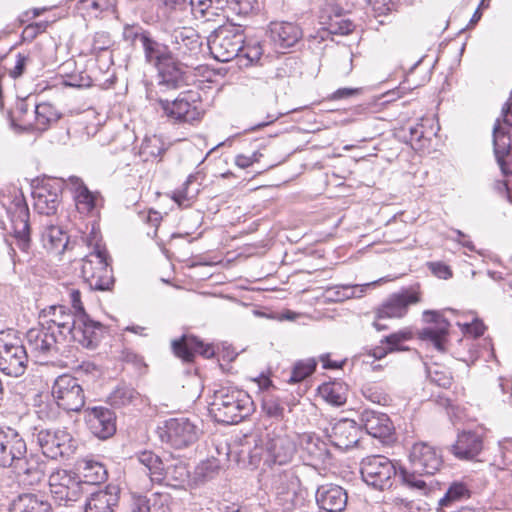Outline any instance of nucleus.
Returning <instances> with one entry per match:
<instances>
[{"instance_id": "obj_31", "label": "nucleus", "mask_w": 512, "mask_h": 512, "mask_svg": "<svg viewBox=\"0 0 512 512\" xmlns=\"http://www.w3.org/2000/svg\"><path fill=\"white\" fill-rule=\"evenodd\" d=\"M68 185L74 191L76 207L80 213L90 214L100 205L102 201L100 194L90 191L80 178L69 177Z\"/></svg>"}, {"instance_id": "obj_36", "label": "nucleus", "mask_w": 512, "mask_h": 512, "mask_svg": "<svg viewBox=\"0 0 512 512\" xmlns=\"http://www.w3.org/2000/svg\"><path fill=\"white\" fill-rule=\"evenodd\" d=\"M11 512H51V505L43 496L27 493L18 496Z\"/></svg>"}, {"instance_id": "obj_64", "label": "nucleus", "mask_w": 512, "mask_h": 512, "mask_svg": "<svg viewBox=\"0 0 512 512\" xmlns=\"http://www.w3.org/2000/svg\"><path fill=\"white\" fill-rule=\"evenodd\" d=\"M263 154L258 150L254 151L251 155L247 156L244 154H239L235 157V165L241 169H245L253 165L254 163L259 162L260 158Z\"/></svg>"}, {"instance_id": "obj_6", "label": "nucleus", "mask_w": 512, "mask_h": 512, "mask_svg": "<svg viewBox=\"0 0 512 512\" xmlns=\"http://www.w3.org/2000/svg\"><path fill=\"white\" fill-rule=\"evenodd\" d=\"M362 479L378 490L389 489L398 474L396 465L384 455H370L360 463Z\"/></svg>"}, {"instance_id": "obj_25", "label": "nucleus", "mask_w": 512, "mask_h": 512, "mask_svg": "<svg viewBox=\"0 0 512 512\" xmlns=\"http://www.w3.org/2000/svg\"><path fill=\"white\" fill-rule=\"evenodd\" d=\"M120 498V489L116 485H107L91 493L85 501V512H115Z\"/></svg>"}, {"instance_id": "obj_51", "label": "nucleus", "mask_w": 512, "mask_h": 512, "mask_svg": "<svg viewBox=\"0 0 512 512\" xmlns=\"http://www.w3.org/2000/svg\"><path fill=\"white\" fill-rule=\"evenodd\" d=\"M425 474H420L416 472L414 469L412 472H408L405 469H401L399 472V477L402 482L407 485L409 488L420 491L425 494L428 491V485L426 481L423 479Z\"/></svg>"}, {"instance_id": "obj_41", "label": "nucleus", "mask_w": 512, "mask_h": 512, "mask_svg": "<svg viewBox=\"0 0 512 512\" xmlns=\"http://www.w3.org/2000/svg\"><path fill=\"white\" fill-rule=\"evenodd\" d=\"M300 446L312 460H324L328 453L326 443L314 434L301 435Z\"/></svg>"}, {"instance_id": "obj_54", "label": "nucleus", "mask_w": 512, "mask_h": 512, "mask_svg": "<svg viewBox=\"0 0 512 512\" xmlns=\"http://www.w3.org/2000/svg\"><path fill=\"white\" fill-rule=\"evenodd\" d=\"M468 496L469 491L463 483H453L439 503L442 506H447L453 501H458Z\"/></svg>"}, {"instance_id": "obj_42", "label": "nucleus", "mask_w": 512, "mask_h": 512, "mask_svg": "<svg viewBox=\"0 0 512 512\" xmlns=\"http://www.w3.org/2000/svg\"><path fill=\"white\" fill-rule=\"evenodd\" d=\"M226 5L224 0H213L210 5L203 11L194 12L195 19L203 20L205 22H216L219 27L228 18L226 15Z\"/></svg>"}, {"instance_id": "obj_59", "label": "nucleus", "mask_w": 512, "mask_h": 512, "mask_svg": "<svg viewBox=\"0 0 512 512\" xmlns=\"http://www.w3.org/2000/svg\"><path fill=\"white\" fill-rule=\"evenodd\" d=\"M512 384L508 379L498 378L494 388V395L499 398L502 403H510L512 399Z\"/></svg>"}, {"instance_id": "obj_19", "label": "nucleus", "mask_w": 512, "mask_h": 512, "mask_svg": "<svg viewBox=\"0 0 512 512\" xmlns=\"http://www.w3.org/2000/svg\"><path fill=\"white\" fill-rule=\"evenodd\" d=\"M423 319L430 323V326L418 332L419 339L431 343L438 351L444 352L450 327L449 322L441 314L431 310L424 311Z\"/></svg>"}, {"instance_id": "obj_49", "label": "nucleus", "mask_w": 512, "mask_h": 512, "mask_svg": "<svg viewBox=\"0 0 512 512\" xmlns=\"http://www.w3.org/2000/svg\"><path fill=\"white\" fill-rule=\"evenodd\" d=\"M263 54L262 46L259 42H250L246 45L243 44L241 49L238 62L240 66H250L258 62Z\"/></svg>"}, {"instance_id": "obj_56", "label": "nucleus", "mask_w": 512, "mask_h": 512, "mask_svg": "<svg viewBox=\"0 0 512 512\" xmlns=\"http://www.w3.org/2000/svg\"><path fill=\"white\" fill-rule=\"evenodd\" d=\"M255 4L256 0H225L226 8L236 15L249 14Z\"/></svg>"}, {"instance_id": "obj_48", "label": "nucleus", "mask_w": 512, "mask_h": 512, "mask_svg": "<svg viewBox=\"0 0 512 512\" xmlns=\"http://www.w3.org/2000/svg\"><path fill=\"white\" fill-rule=\"evenodd\" d=\"M164 473L165 480L163 482L173 487L182 486L189 476L186 466L181 462L167 468L164 466Z\"/></svg>"}, {"instance_id": "obj_27", "label": "nucleus", "mask_w": 512, "mask_h": 512, "mask_svg": "<svg viewBox=\"0 0 512 512\" xmlns=\"http://www.w3.org/2000/svg\"><path fill=\"white\" fill-rule=\"evenodd\" d=\"M494 154L501 171L504 174H512V146L507 131L497 119L493 127Z\"/></svg>"}, {"instance_id": "obj_9", "label": "nucleus", "mask_w": 512, "mask_h": 512, "mask_svg": "<svg viewBox=\"0 0 512 512\" xmlns=\"http://www.w3.org/2000/svg\"><path fill=\"white\" fill-rule=\"evenodd\" d=\"M269 485L283 509L290 510L295 506L300 479L294 468H272Z\"/></svg>"}, {"instance_id": "obj_46", "label": "nucleus", "mask_w": 512, "mask_h": 512, "mask_svg": "<svg viewBox=\"0 0 512 512\" xmlns=\"http://www.w3.org/2000/svg\"><path fill=\"white\" fill-rule=\"evenodd\" d=\"M34 207L38 213L43 215H51L57 211L59 199L57 194L41 190L36 193Z\"/></svg>"}, {"instance_id": "obj_30", "label": "nucleus", "mask_w": 512, "mask_h": 512, "mask_svg": "<svg viewBox=\"0 0 512 512\" xmlns=\"http://www.w3.org/2000/svg\"><path fill=\"white\" fill-rule=\"evenodd\" d=\"M316 501L320 508L328 512H342L347 505L348 496L341 486L325 484L318 487Z\"/></svg>"}, {"instance_id": "obj_52", "label": "nucleus", "mask_w": 512, "mask_h": 512, "mask_svg": "<svg viewBox=\"0 0 512 512\" xmlns=\"http://www.w3.org/2000/svg\"><path fill=\"white\" fill-rule=\"evenodd\" d=\"M364 397L375 404L386 406L391 402V397L385 392V390L376 384H367L363 388Z\"/></svg>"}, {"instance_id": "obj_32", "label": "nucleus", "mask_w": 512, "mask_h": 512, "mask_svg": "<svg viewBox=\"0 0 512 512\" xmlns=\"http://www.w3.org/2000/svg\"><path fill=\"white\" fill-rule=\"evenodd\" d=\"M360 420L366 432L375 438H387L394 429L388 415L375 410H364Z\"/></svg>"}, {"instance_id": "obj_15", "label": "nucleus", "mask_w": 512, "mask_h": 512, "mask_svg": "<svg viewBox=\"0 0 512 512\" xmlns=\"http://www.w3.org/2000/svg\"><path fill=\"white\" fill-rule=\"evenodd\" d=\"M80 482L75 473L58 469L49 476L50 492L60 504L76 501L80 495Z\"/></svg>"}, {"instance_id": "obj_5", "label": "nucleus", "mask_w": 512, "mask_h": 512, "mask_svg": "<svg viewBox=\"0 0 512 512\" xmlns=\"http://www.w3.org/2000/svg\"><path fill=\"white\" fill-rule=\"evenodd\" d=\"M208 47L219 62L238 58L244 44L243 31L236 26H220L208 37Z\"/></svg>"}, {"instance_id": "obj_39", "label": "nucleus", "mask_w": 512, "mask_h": 512, "mask_svg": "<svg viewBox=\"0 0 512 512\" xmlns=\"http://www.w3.org/2000/svg\"><path fill=\"white\" fill-rule=\"evenodd\" d=\"M35 122L29 125L32 129L37 131H46L52 123H55L60 118V114L50 103H40L35 106Z\"/></svg>"}, {"instance_id": "obj_28", "label": "nucleus", "mask_w": 512, "mask_h": 512, "mask_svg": "<svg viewBox=\"0 0 512 512\" xmlns=\"http://www.w3.org/2000/svg\"><path fill=\"white\" fill-rule=\"evenodd\" d=\"M173 353L184 362H192L196 353L205 358L214 356V349L209 345H204L202 341L194 336L183 335L179 339L171 342Z\"/></svg>"}, {"instance_id": "obj_13", "label": "nucleus", "mask_w": 512, "mask_h": 512, "mask_svg": "<svg viewBox=\"0 0 512 512\" xmlns=\"http://www.w3.org/2000/svg\"><path fill=\"white\" fill-rule=\"evenodd\" d=\"M202 42L199 34L191 27L175 29L171 35L173 59L180 60L185 66L192 63L201 52Z\"/></svg>"}, {"instance_id": "obj_45", "label": "nucleus", "mask_w": 512, "mask_h": 512, "mask_svg": "<svg viewBox=\"0 0 512 512\" xmlns=\"http://www.w3.org/2000/svg\"><path fill=\"white\" fill-rule=\"evenodd\" d=\"M193 181L194 176L190 175L183 185L173 192L172 199L181 208L190 207L199 193L198 188L191 187Z\"/></svg>"}, {"instance_id": "obj_26", "label": "nucleus", "mask_w": 512, "mask_h": 512, "mask_svg": "<svg viewBox=\"0 0 512 512\" xmlns=\"http://www.w3.org/2000/svg\"><path fill=\"white\" fill-rule=\"evenodd\" d=\"M45 463L37 455L27 453L12 466L20 481L26 485H36L45 476Z\"/></svg>"}, {"instance_id": "obj_1", "label": "nucleus", "mask_w": 512, "mask_h": 512, "mask_svg": "<svg viewBox=\"0 0 512 512\" xmlns=\"http://www.w3.org/2000/svg\"><path fill=\"white\" fill-rule=\"evenodd\" d=\"M142 38L145 60L158 70L159 81L156 88L160 92L177 89L182 79V72L173 59L171 49L151 36L149 38Z\"/></svg>"}, {"instance_id": "obj_35", "label": "nucleus", "mask_w": 512, "mask_h": 512, "mask_svg": "<svg viewBox=\"0 0 512 512\" xmlns=\"http://www.w3.org/2000/svg\"><path fill=\"white\" fill-rule=\"evenodd\" d=\"M141 465L142 471L149 477L151 483H163L165 480L164 463L162 459L152 451H141L135 455Z\"/></svg>"}, {"instance_id": "obj_50", "label": "nucleus", "mask_w": 512, "mask_h": 512, "mask_svg": "<svg viewBox=\"0 0 512 512\" xmlns=\"http://www.w3.org/2000/svg\"><path fill=\"white\" fill-rule=\"evenodd\" d=\"M60 408L62 407L54 398H47V400H41L40 403L36 405L35 412L38 418L43 421H54L60 415Z\"/></svg>"}, {"instance_id": "obj_47", "label": "nucleus", "mask_w": 512, "mask_h": 512, "mask_svg": "<svg viewBox=\"0 0 512 512\" xmlns=\"http://www.w3.org/2000/svg\"><path fill=\"white\" fill-rule=\"evenodd\" d=\"M165 144L162 139L156 135L146 137L140 147V155L144 161L156 159L165 152Z\"/></svg>"}, {"instance_id": "obj_7", "label": "nucleus", "mask_w": 512, "mask_h": 512, "mask_svg": "<svg viewBox=\"0 0 512 512\" xmlns=\"http://www.w3.org/2000/svg\"><path fill=\"white\" fill-rule=\"evenodd\" d=\"M34 440L44 456L58 459L71 455L76 449V442L65 428H45L36 430Z\"/></svg>"}, {"instance_id": "obj_21", "label": "nucleus", "mask_w": 512, "mask_h": 512, "mask_svg": "<svg viewBox=\"0 0 512 512\" xmlns=\"http://www.w3.org/2000/svg\"><path fill=\"white\" fill-rule=\"evenodd\" d=\"M9 214L17 246L22 252L28 253L31 246L29 208L24 200H16Z\"/></svg>"}, {"instance_id": "obj_34", "label": "nucleus", "mask_w": 512, "mask_h": 512, "mask_svg": "<svg viewBox=\"0 0 512 512\" xmlns=\"http://www.w3.org/2000/svg\"><path fill=\"white\" fill-rule=\"evenodd\" d=\"M151 501H153L154 512H170L169 496L161 493L152 494V499L145 495L132 493L124 512H151Z\"/></svg>"}, {"instance_id": "obj_44", "label": "nucleus", "mask_w": 512, "mask_h": 512, "mask_svg": "<svg viewBox=\"0 0 512 512\" xmlns=\"http://www.w3.org/2000/svg\"><path fill=\"white\" fill-rule=\"evenodd\" d=\"M138 398L139 393L134 388L119 385L109 394L107 402L115 408H121L133 404Z\"/></svg>"}, {"instance_id": "obj_11", "label": "nucleus", "mask_w": 512, "mask_h": 512, "mask_svg": "<svg viewBox=\"0 0 512 512\" xmlns=\"http://www.w3.org/2000/svg\"><path fill=\"white\" fill-rule=\"evenodd\" d=\"M52 396L66 411L78 412L85 404L84 391L78 379L67 374L56 378L52 386Z\"/></svg>"}, {"instance_id": "obj_8", "label": "nucleus", "mask_w": 512, "mask_h": 512, "mask_svg": "<svg viewBox=\"0 0 512 512\" xmlns=\"http://www.w3.org/2000/svg\"><path fill=\"white\" fill-rule=\"evenodd\" d=\"M200 435L199 427L185 417L170 418L159 427V437L163 443L175 449L186 448L194 444Z\"/></svg>"}, {"instance_id": "obj_23", "label": "nucleus", "mask_w": 512, "mask_h": 512, "mask_svg": "<svg viewBox=\"0 0 512 512\" xmlns=\"http://www.w3.org/2000/svg\"><path fill=\"white\" fill-rule=\"evenodd\" d=\"M89 431L99 439H107L116 432V416L106 407L97 406L85 410Z\"/></svg>"}, {"instance_id": "obj_40", "label": "nucleus", "mask_w": 512, "mask_h": 512, "mask_svg": "<svg viewBox=\"0 0 512 512\" xmlns=\"http://www.w3.org/2000/svg\"><path fill=\"white\" fill-rule=\"evenodd\" d=\"M373 284H375V282L364 285H337L328 287L325 291V296L331 301L341 302L350 298L361 297L365 289Z\"/></svg>"}, {"instance_id": "obj_17", "label": "nucleus", "mask_w": 512, "mask_h": 512, "mask_svg": "<svg viewBox=\"0 0 512 512\" xmlns=\"http://www.w3.org/2000/svg\"><path fill=\"white\" fill-rule=\"evenodd\" d=\"M409 459L412 469L426 475H434L443 464L441 452L426 442L415 443Z\"/></svg>"}, {"instance_id": "obj_37", "label": "nucleus", "mask_w": 512, "mask_h": 512, "mask_svg": "<svg viewBox=\"0 0 512 512\" xmlns=\"http://www.w3.org/2000/svg\"><path fill=\"white\" fill-rule=\"evenodd\" d=\"M44 247L55 254H62L69 242L67 234L58 226L48 225L42 233Z\"/></svg>"}, {"instance_id": "obj_14", "label": "nucleus", "mask_w": 512, "mask_h": 512, "mask_svg": "<svg viewBox=\"0 0 512 512\" xmlns=\"http://www.w3.org/2000/svg\"><path fill=\"white\" fill-rule=\"evenodd\" d=\"M265 452V463L272 468L273 466L281 467L291 462L296 452V445L289 435L273 432L267 435Z\"/></svg>"}, {"instance_id": "obj_55", "label": "nucleus", "mask_w": 512, "mask_h": 512, "mask_svg": "<svg viewBox=\"0 0 512 512\" xmlns=\"http://www.w3.org/2000/svg\"><path fill=\"white\" fill-rule=\"evenodd\" d=\"M79 9L101 13L114 7V0H80Z\"/></svg>"}, {"instance_id": "obj_18", "label": "nucleus", "mask_w": 512, "mask_h": 512, "mask_svg": "<svg viewBox=\"0 0 512 512\" xmlns=\"http://www.w3.org/2000/svg\"><path fill=\"white\" fill-rule=\"evenodd\" d=\"M26 341L31 354L36 358L58 353V345L64 343L58 339L56 333L46 329L41 322L38 327L27 331Z\"/></svg>"}, {"instance_id": "obj_61", "label": "nucleus", "mask_w": 512, "mask_h": 512, "mask_svg": "<svg viewBox=\"0 0 512 512\" xmlns=\"http://www.w3.org/2000/svg\"><path fill=\"white\" fill-rule=\"evenodd\" d=\"M431 382L435 383L439 387L449 388L452 384V377L449 372L442 371L439 369H430L428 371Z\"/></svg>"}, {"instance_id": "obj_60", "label": "nucleus", "mask_w": 512, "mask_h": 512, "mask_svg": "<svg viewBox=\"0 0 512 512\" xmlns=\"http://www.w3.org/2000/svg\"><path fill=\"white\" fill-rule=\"evenodd\" d=\"M458 326L465 335L473 337L474 340L482 336L486 330L482 320L477 317H474L470 323H458Z\"/></svg>"}, {"instance_id": "obj_24", "label": "nucleus", "mask_w": 512, "mask_h": 512, "mask_svg": "<svg viewBox=\"0 0 512 512\" xmlns=\"http://www.w3.org/2000/svg\"><path fill=\"white\" fill-rule=\"evenodd\" d=\"M267 34L276 49L290 48L302 38L301 28L286 21L271 22Z\"/></svg>"}, {"instance_id": "obj_16", "label": "nucleus", "mask_w": 512, "mask_h": 512, "mask_svg": "<svg viewBox=\"0 0 512 512\" xmlns=\"http://www.w3.org/2000/svg\"><path fill=\"white\" fill-rule=\"evenodd\" d=\"M420 302V293L415 289H405L391 294L377 309L378 319L404 317L410 305Z\"/></svg>"}, {"instance_id": "obj_63", "label": "nucleus", "mask_w": 512, "mask_h": 512, "mask_svg": "<svg viewBox=\"0 0 512 512\" xmlns=\"http://www.w3.org/2000/svg\"><path fill=\"white\" fill-rule=\"evenodd\" d=\"M329 30L332 34L347 35L354 30V24L349 19H336L330 23Z\"/></svg>"}, {"instance_id": "obj_10", "label": "nucleus", "mask_w": 512, "mask_h": 512, "mask_svg": "<svg viewBox=\"0 0 512 512\" xmlns=\"http://www.w3.org/2000/svg\"><path fill=\"white\" fill-rule=\"evenodd\" d=\"M10 332L0 331V370L8 376L19 377L24 374L28 364L26 347L18 340L7 341Z\"/></svg>"}, {"instance_id": "obj_2", "label": "nucleus", "mask_w": 512, "mask_h": 512, "mask_svg": "<svg viewBox=\"0 0 512 512\" xmlns=\"http://www.w3.org/2000/svg\"><path fill=\"white\" fill-rule=\"evenodd\" d=\"M163 93L158 88L156 90L149 88L146 97L150 102H157L169 120L177 124H194L200 121L203 109L198 93L185 91L173 101L162 98L161 94Z\"/></svg>"}, {"instance_id": "obj_57", "label": "nucleus", "mask_w": 512, "mask_h": 512, "mask_svg": "<svg viewBox=\"0 0 512 512\" xmlns=\"http://www.w3.org/2000/svg\"><path fill=\"white\" fill-rule=\"evenodd\" d=\"M150 33L144 30L142 27L127 25L123 31V37L125 41L130 42L132 45H135L137 42L143 45V38H149Z\"/></svg>"}, {"instance_id": "obj_53", "label": "nucleus", "mask_w": 512, "mask_h": 512, "mask_svg": "<svg viewBox=\"0 0 512 512\" xmlns=\"http://www.w3.org/2000/svg\"><path fill=\"white\" fill-rule=\"evenodd\" d=\"M316 365L317 363L313 359H308L296 363L289 378V382L298 383L303 381L314 372Z\"/></svg>"}, {"instance_id": "obj_29", "label": "nucleus", "mask_w": 512, "mask_h": 512, "mask_svg": "<svg viewBox=\"0 0 512 512\" xmlns=\"http://www.w3.org/2000/svg\"><path fill=\"white\" fill-rule=\"evenodd\" d=\"M359 427L350 419H342L331 427L328 433L330 442L340 450L354 447L359 441Z\"/></svg>"}, {"instance_id": "obj_62", "label": "nucleus", "mask_w": 512, "mask_h": 512, "mask_svg": "<svg viewBox=\"0 0 512 512\" xmlns=\"http://www.w3.org/2000/svg\"><path fill=\"white\" fill-rule=\"evenodd\" d=\"M47 28V22H35L28 24L22 31V38L24 41H33L39 34L44 32Z\"/></svg>"}, {"instance_id": "obj_4", "label": "nucleus", "mask_w": 512, "mask_h": 512, "mask_svg": "<svg viewBox=\"0 0 512 512\" xmlns=\"http://www.w3.org/2000/svg\"><path fill=\"white\" fill-rule=\"evenodd\" d=\"M81 272L83 279L92 290L107 291L114 285V276L108 262L107 251L97 243L93 251L83 259Z\"/></svg>"}, {"instance_id": "obj_12", "label": "nucleus", "mask_w": 512, "mask_h": 512, "mask_svg": "<svg viewBox=\"0 0 512 512\" xmlns=\"http://www.w3.org/2000/svg\"><path fill=\"white\" fill-rule=\"evenodd\" d=\"M78 314H74L68 307L52 305L40 312V322L64 343L70 341Z\"/></svg>"}, {"instance_id": "obj_3", "label": "nucleus", "mask_w": 512, "mask_h": 512, "mask_svg": "<svg viewBox=\"0 0 512 512\" xmlns=\"http://www.w3.org/2000/svg\"><path fill=\"white\" fill-rule=\"evenodd\" d=\"M252 406L251 397L243 390L223 387L214 393L211 412L217 422L235 424L252 412Z\"/></svg>"}, {"instance_id": "obj_43", "label": "nucleus", "mask_w": 512, "mask_h": 512, "mask_svg": "<svg viewBox=\"0 0 512 512\" xmlns=\"http://www.w3.org/2000/svg\"><path fill=\"white\" fill-rule=\"evenodd\" d=\"M321 397L329 404L341 406L347 400V389L340 382L324 383L319 387Z\"/></svg>"}, {"instance_id": "obj_58", "label": "nucleus", "mask_w": 512, "mask_h": 512, "mask_svg": "<svg viewBox=\"0 0 512 512\" xmlns=\"http://www.w3.org/2000/svg\"><path fill=\"white\" fill-rule=\"evenodd\" d=\"M263 411L269 416L276 419L283 418L284 407L279 399L274 397H267L263 400Z\"/></svg>"}, {"instance_id": "obj_38", "label": "nucleus", "mask_w": 512, "mask_h": 512, "mask_svg": "<svg viewBox=\"0 0 512 512\" xmlns=\"http://www.w3.org/2000/svg\"><path fill=\"white\" fill-rule=\"evenodd\" d=\"M79 471L83 481L88 484H101L106 481L108 477L105 466L92 459H84L79 463Z\"/></svg>"}, {"instance_id": "obj_33", "label": "nucleus", "mask_w": 512, "mask_h": 512, "mask_svg": "<svg viewBox=\"0 0 512 512\" xmlns=\"http://www.w3.org/2000/svg\"><path fill=\"white\" fill-rule=\"evenodd\" d=\"M483 449L482 437L475 432H462L458 435L456 442L451 446V453L461 460H472L477 457Z\"/></svg>"}, {"instance_id": "obj_20", "label": "nucleus", "mask_w": 512, "mask_h": 512, "mask_svg": "<svg viewBox=\"0 0 512 512\" xmlns=\"http://www.w3.org/2000/svg\"><path fill=\"white\" fill-rule=\"evenodd\" d=\"M27 453V445L21 435L12 428H0V466L12 467Z\"/></svg>"}, {"instance_id": "obj_22", "label": "nucleus", "mask_w": 512, "mask_h": 512, "mask_svg": "<svg viewBox=\"0 0 512 512\" xmlns=\"http://www.w3.org/2000/svg\"><path fill=\"white\" fill-rule=\"evenodd\" d=\"M104 331L100 322H95L86 313L78 314L69 342H74L87 349H94L99 344Z\"/></svg>"}]
</instances>
